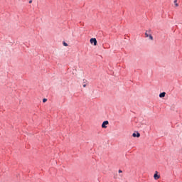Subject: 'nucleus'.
<instances>
[{"label": "nucleus", "mask_w": 182, "mask_h": 182, "mask_svg": "<svg viewBox=\"0 0 182 182\" xmlns=\"http://www.w3.org/2000/svg\"><path fill=\"white\" fill-rule=\"evenodd\" d=\"M82 86L83 87H86V84H84Z\"/></svg>", "instance_id": "12"}, {"label": "nucleus", "mask_w": 182, "mask_h": 182, "mask_svg": "<svg viewBox=\"0 0 182 182\" xmlns=\"http://www.w3.org/2000/svg\"><path fill=\"white\" fill-rule=\"evenodd\" d=\"M64 46H68V44L66 43H63Z\"/></svg>", "instance_id": "9"}, {"label": "nucleus", "mask_w": 182, "mask_h": 182, "mask_svg": "<svg viewBox=\"0 0 182 182\" xmlns=\"http://www.w3.org/2000/svg\"><path fill=\"white\" fill-rule=\"evenodd\" d=\"M90 43L93 44L94 46H96V45H97V41L95 38H91L90 40Z\"/></svg>", "instance_id": "2"}, {"label": "nucleus", "mask_w": 182, "mask_h": 182, "mask_svg": "<svg viewBox=\"0 0 182 182\" xmlns=\"http://www.w3.org/2000/svg\"><path fill=\"white\" fill-rule=\"evenodd\" d=\"M118 173H123V171L119 169V170L118 171Z\"/></svg>", "instance_id": "10"}, {"label": "nucleus", "mask_w": 182, "mask_h": 182, "mask_svg": "<svg viewBox=\"0 0 182 182\" xmlns=\"http://www.w3.org/2000/svg\"><path fill=\"white\" fill-rule=\"evenodd\" d=\"M46 102H48V99L44 98V99L43 100V103H46Z\"/></svg>", "instance_id": "8"}, {"label": "nucleus", "mask_w": 182, "mask_h": 182, "mask_svg": "<svg viewBox=\"0 0 182 182\" xmlns=\"http://www.w3.org/2000/svg\"><path fill=\"white\" fill-rule=\"evenodd\" d=\"M157 171H156V173L154 175V180H159V178H160V176L159 174H157Z\"/></svg>", "instance_id": "4"}, {"label": "nucleus", "mask_w": 182, "mask_h": 182, "mask_svg": "<svg viewBox=\"0 0 182 182\" xmlns=\"http://www.w3.org/2000/svg\"><path fill=\"white\" fill-rule=\"evenodd\" d=\"M166 97V92H162V93H161L160 95H159V97Z\"/></svg>", "instance_id": "6"}, {"label": "nucleus", "mask_w": 182, "mask_h": 182, "mask_svg": "<svg viewBox=\"0 0 182 182\" xmlns=\"http://www.w3.org/2000/svg\"><path fill=\"white\" fill-rule=\"evenodd\" d=\"M151 31H146L145 33V36L146 38H149V39H151V41H153V36H151V34H149L150 33Z\"/></svg>", "instance_id": "1"}, {"label": "nucleus", "mask_w": 182, "mask_h": 182, "mask_svg": "<svg viewBox=\"0 0 182 182\" xmlns=\"http://www.w3.org/2000/svg\"><path fill=\"white\" fill-rule=\"evenodd\" d=\"M107 124H109V121H105L102 124V129H106L107 127L106 125Z\"/></svg>", "instance_id": "3"}, {"label": "nucleus", "mask_w": 182, "mask_h": 182, "mask_svg": "<svg viewBox=\"0 0 182 182\" xmlns=\"http://www.w3.org/2000/svg\"><path fill=\"white\" fill-rule=\"evenodd\" d=\"M28 3H29V4H32V0H30V1H28Z\"/></svg>", "instance_id": "11"}, {"label": "nucleus", "mask_w": 182, "mask_h": 182, "mask_svg": "<svg viewBox=\"0 0 182 182\" xmlns=\"http://www.w3.org/2000/svg\"><path fill=\"white\" fill-rule=\"evenodd\" d=\"M173 4H175V6H178V4H177V0H174Z\"/></svg>", "instance_id": "7"}, {"label": "nucleus", "mask_w": 182, "mask_h": 182, "mask_svg": "<svg viewBox=\"0 0 182 182\" xmlns=\"http://www.w3.org/2000/svg\"><path fill=\"white\" fill-rule=\"evenodd\" d=\"M132 136H133V137H140V133H139V132H136V134L133 133Z\"/></svg>", "instance_id": "5"}]
</instances>
